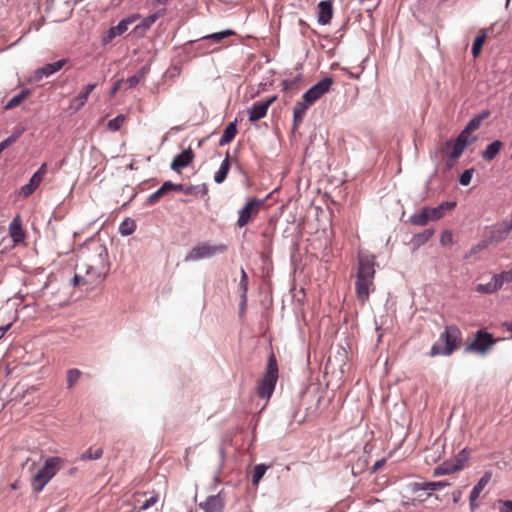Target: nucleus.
Wrapping results in <instances>:
<instances>
[{"instance_id": "f257e3e1", "label": "nucleus", "mask_w": 512, "mask_h": 512, "mask_svg": "<svg viewBox=\"0 0 512 512\" xmlns=\"http://www.w3.org/2000/svg\"><path fill=\"white\" fill-rule=\"evenodd\" d=\"M77 267L92 282H102L107 276L110 263L106 246L98 240H90L80 250Z\"/></svg>"}, {"instance_id": "f03ea898", "label": "nucleus", "mask_w": 512, "mask_h": 512, "mask_svg": "<svg viewBox=\"0 0 512 512\" xmlns=\"http://www.w3.org/2000/svg\"><path fill=\"white\" fill-rule=\"evenodd\" d=\"M375 258L372 255H360L355 281V292L358 301L364 305L371 292L375 290Z\"/></svg>"}, {"instance_id": "7ed1b4c3", "label": "nucleus", "mask_w": 512, "mask_h": 512, "mask_svg": "<svg viewBox=\"0 0 512 512\" xmlns=\"http://www.w3.org/2000/svg\"><path fill=\"white\" fill-rule=\"evenodd\" d=\"M65 461L61 457H49L44 465L35 473L31 480V487L34 492H41L46 484L64 467Z\"/></svg>"}, {"instance_id": "20e7f679", "label": "nucleus", "mask_w": 512, "mask_h": 512, "mask_svg": "<svg viewBox=\"0 0 512 512\" xmlns=\"http://www.w3.org/2000/svg\"><path fill=\"white\" fill-rule=\"evenodd\" d=\"M460 341V329L455 325L447 326L444 332L440 334L438 341L432 346L430 355L449 356L457 349Z\"/></svg>"}, {"instance_id": "39448f33", "label": "nucleus", "mask_w": 512, "mask_h": 512, "mask_svg": "<svg viewBox=\"0 0 512 512\" xmlns=\"http://www.w3.org/2000/svg\"><path fill=\"white\" fill-rule=\"evenodd\" d=\"M278 380V364L274 353H271L267 360L266 370L258 383L257 393L260 398L269 399Z\"/></svg>"}, {"instance_id": "423d86ee", "label": "nucleus", "mask_w": 512, "mask_h": 512, "mask_svg": "<svg viewBox=\"0 0 512 512\" xmlns=\"http://www.w3.org/2000/svg\"><path fill=\"white\" fill-rule=\"evenodd\" d=\"M227 250L225 244H211L209 242H202L194 246L185 256V262H194L207 258H211L217 254L224 253Z\"/></svg>"}, {"instance_id": "0eeeda50", "label": "nucleus", "mask_w": 512, "mask_h": 512, "mask_svg": "<svg viewBox=\"0 0 512 512\" xmlns=\"http://www.w3.org/2000/svg\"><path fill=\"white\" fill-rule=\"evenodd\" d=\"M497 341L491 333L478 330L474 335L473 341L465 347V352L485 356Z\"/></svg>"}, {"instance_id": "6e6552de", "label": "nucleus", "mask_w": 512, "mask_h": 512, "mask_svg": "<svg viewBox=\"0 0 512 512\" xmlns=\"http://www.w3.org/2000/svg\"><path fill=\"white\" fill-rule=\"evenodd\" d=\"M334 80L332 77L327 76L322 78L312 87H310L302 96L306 102H309L311 105L315 103L318 99H320L323 95L328 93L333 85Z\"/></svg>"}, {"instance_id": "1a4fd4ad", "label": "nucleus", "mask_w": 512, "mask_h": 512, "mask_svg": "<svg viewBox=\"0 0 512 512\" xmlns=\"http://www.w3.org/2000/svg\"><path fill=\"white\" fill-rule=\"evenodd\" d=\"M265 203V199L251 198L247 201L245 206L239 211L237 225L243 227L249 223V221L256 216L260 208Z\"/></svg>"}, {"instance_id": "9d476101", "label": "nucleus", "mask_w": 512, "mask_h": 512, "mask_svg": "<svg viewBox=\"0 0 512 512\" xmlns=\"http://www.w3.org/2000/svg\"><path fill=\"white\" fill-rule=\"evenodd\" d=\"M68 62V59H60L53 63L45 64L44 66L36 69L31 75L29 81L33 83L40 82L43 78L50 77L55 74L59 70H61L65 64Z\"/></svg>"}, {"instance_id": "9b49d317", "label": "nucleus", "mask_w": 512, "mask_h": 512, "mask_svg": "<svg viewBox=\"0 0 512 512\" xmlns=\"http://www.w3.org/2000/svg\"><path fill=\"white\" fill-rule=\"evenodd\" d=\"M512 231V218L510 220L504 219L491 226L490 228V243H499L506 240Z\"/></svg>"}, {"instance_id": "f8f14e48", "label": "nucleus", "mask_w": 512, "mask_h": 512, "mask_svg": "<svg viewBox=\"0 0 512 512\" xmlns=\"http://www.w3.org/2000/svg\"><path fill=\"white\" fill-rule=\"evenodd\" d=\"M275 97H271L265 101H259L252 105L248 110L249 121L255 122L264 118L267 114L268 108L274 102Z\"/></svg>"}, {"instance_id": "ddd939ff", "label": "nucleus", "mask_w": 512, "mask_h": 512, "mask_svg": "<svg viewBox=\"0 0 512 512\" xmlns=\"http://www.w3.org/2000/svg\"><path fill=\"white\" fill-rule=\"evenodd\" d=\"M194 159V153L189 147L183 150L180 154L176 155L171 162L170 168L175 172H180L191 164Z\"/></svg>"}, {"instance_id": "4468645a", "label": "nucleus", "mask_w": 512, "mask_h": 512, "mask_svg": "<svg viewBox=\"0 0 512 512\" xmlns=\"http://www.w3.org/2000/svg\"><path fill=\"white\" fill-rule=\"evenodd\" d=\"M200 507L205 512H223L224 498L222 497V493L219 492L216 495L207 497L204 502L200 503Z\"/></svg>"}, {"instance_id": "2eb2a0df", "label": "nucleus", "mask_w": 512, "mask_h": 512, "mask_svg": "<svg viewBox=\"0 0 512 512\" xmlns=\"http://www.w3.org/2000/svg\"><path fill=\"white\" fill-rule=\"evenodd\" d=\"M333 17V5L330 0H323L318 4V18L320 25H327Z\"/></svg>"}, {"instance_id": "dca6fc26", "label": "nucleus", "mask_w": 512, "mask_h": 512, "mask_svg": "<svg viewBox=\"0 0 512 512\" xmlns=\"http://www.w3.org/2000/svg\"><path fill=\"white\" fill-rule=\"evenodd\" d=\"M463 459L457 458L455 462H444L433 470L434 476H442L454 473L463 468Z\"/></svg>"}, {"instance_id": "f3484780", "label": "nucleus", "mask_w": 512, "mask_h": 512, "mask_svg": "<svg viewBox=\"0 0 512 512\" xmlns=\"http://www.w3.org/2000/svg\"><path fill=\"white\" fill-rule=\"evenodd\" d=\"M449 483L446 481H436V482H413L409 485V488L412 492L418 491H434L438 489H442L448 486Z\"/></svg>"}, {"instance_id": "a211bd4d", "label": "nucleus", "mask_w": 512, "mask_h": 512, "mask_svg": "<svg viewBox=\"0 0 512 512\" xmlns=\"http://www.w3.org/2000/svg\"><path fill=\"white\" fill-rule=\"evenodd\" d=\"M456 206V202L454 201H445L440 203L436 207H428V212L430 214V218L432 221H436L441 219L447 211L452 210Z\"/></svg>"}, {"instance_id": "6ab92c4d", "label": "nucleus", "mask_w": 512, "mask_h": 512, "mask_svg": "<svg viewBox=\"0 0 512 512\" xmlns=\"http://www.w3.org/2000/svg\"><path fill=\"white\" fill-rule=\"evenodd\" d=\"M9 234L15 243L21 242L25 234L22 229L21 220L19 217L14 218L9 224Z\"/></svg>"}, {"instance_id": "aec40b11", "label": "nucleus", "mask_w": 512, "mask_h": 512, "mask_svg": "<svg viewBox=\"0 0 512 512\" xmlns=\"http://www.w3.org/2000/svg\"><path fill=\"white\" fill-rule=\"evenodd\" d=\"M445 148H451L449 156L452 160H457L463 154L467 146L462 143V140L455 139L454 142L451 140L446 141Z\"/></svg>"}, {"instance_id": "412c9836", "label": "nucleus", "mask_w": 512, "mask_h": 512, "mask_svg": "<svg viewBox=\"0 0 512 512\" xmlns=\"http://www.w3.org/2000/svg\"><path fill=\"white\" fill-rule=\"evenodd\" d=\"M503 143L500 140H495L482 151L481 156L485 161H492L500 152Z\"/></svg>"}, {"instance_id": "4be33fe9", "label": "nucleus", "mask_w": 512, "mask_h": 512, "mask_svg": "<svg viewBox=\"0 0 512 512\" xmlns=\"http://www.w3.org/2000/svg\"><path fill=\"white\" fill-rule=\"evenodd\" d=\"M166 13V9L164 7L158 8L153 14L145 17L140 24L136 26V29H149L160 17H162Z\"/></svg>"}, {"instance_id": "5701e85b", "label": "nucleus", "mask_w": 512, "mask_h": 512, "mask_svg": "<svg viewBox=\"0 0 512 512\" xmlns=\"http://www.w3.org/2000/svg\"><path fill=\"white\" fill-rule=\"evenodd\" d=\"M430 220L432 221V218H430L428 207H424L421 212L415 213L409 218V222L416 226H425Z\"/></svg>"}, {"instance_id": "b1692460", "label": "nucleus", "mask_w": 512, "mask_h": 512, "mask_svg": "<svg viewBox=\"0 0 512 512\" xmlns=\"http://www.w3.org/2000/svg\"><path fill=\"white\" fill-rule=\"evenodd\" d=\"M433 234V229H425L424 231L413 235L411 239V244L414 246L415 249H417L420 246L424 245L426 242H428L430 238L433 236Z\"/></svg>"}, {"instance_id": "393cba45", "label": "nucleus", "mask_w": 512, "mask_h": 512, "mask_svg": "<svg viewBox=\"0 0 512 512\" xmlns=\"http://www.w3.org/2000/svg\"><path fill=\"white\" fill-rule=\"evenodd\" d=\"M236 122L237 121L235 120L234 122H231L226 126L219 141L220 146L230 143L235 138L237 134Z\"/></svg>"}, {"instance_id": "a878e982", "label": "nucleus", "mask_w": 512, "mask_h": 512, "mask_svg": "<svg viewBox=\"0 0 512 512\" xmlns=\"http://www.w3.org/2000/svg\"><path fill=\"white\" fill-rule=\"evenodd\" d=\"M96 86L97 83H90L86 85L83 88V90L77 95V97L75 98V101L77 102V105L75 107L76 110H79L85 105L90 93L96 88Z\"/></svg>"}, {"instance_id": "bb28decb", "label": "nucleus", "mask_w": 512, "mask_h": 512, "mask_svg": "<svg viewBox=\"0 0 512 512\" xmlns=\"http://www.w3.org/2000/svg\"><path fill=\"white\" fill-rule=\"evenodd\" d=\"M41 182L42 181L38 179V176L36 177L32 175L29 182L21 187L19 195L24 198L29 197L38 188Z\"/></svg>"}, {"instance_id": "cd10ccee", "label": "nucleus", "mask_w": 512, "mask_h": 512, "mask_svg": "<svg viewBox=\"0 0 512 512\" xmlns=\"http://www.w3.org/2000/svg\"><path fill=\"white\" fill-rule=\"evenodd\" d=\"M229 168H230L229 154L227 153L226 158L222 161L219 169L216 171V173L214 175V181L217 184H221L222 182H224V180L226 179L227 174L229 172Z\"/></svg>"}, {"instance_id": "c85d7f7f", "label": "nucleus", "mask_w": 512, "mask_h": 512, "mask_svg": "<svg viewBox=\"0 0 512 512\" xmlns=\"http://www.w3.org/2000/svg\"><path fill=\"white\" fill-rule=\"evenodd\" d=\"M31 92L28 89L21 90L18 94L13 96L5 105V109H13L17 106H19L25 99H27L30 96Z\"/></svg>"}, {"instance_id": "c756f323", "label": "nucleus", "mask_w": 512, "mask_h": 512, "mask_svg": "<svg viewBox=\"0 0 512 512\" xmlns=\"http://www.w3.org/2000/svg\"><path fill=\"white\" fill-rule=\"evenodd\" d=\"M501 287L499 286V283L495 280L494 276L491 278V280L486 284H478L476 286V291L479 293L484 294H493L500 290Z\"/></svg>"}, {"instance_id": "7c9ffc66", "label": "nucleus", "mask_w": 512, "mask_h": 512, "mask_svg": "<svg viewBox=\"0 0 512 512\" xmlns=\"http://www.w3.org/2000/svg\"><path fill=\"white\" fill-rule=\"evenodd\" d=\"M491 479L490 473H485L479 481L476 483V485L473 487L470 494H472V499H478L480 496V493L483 491V489L486 487V485L489 483Z\"/></svg>"}, {"instance_id": "2f4dec72", "label": "nucleus", "mask_w": 512, "mask_h": 512, "mask_svg": "<svg viewBox=\"0 0 512 512\" xmlns=\"http://www.w3.org/2000/svg\"><path fill=\"white\" fill-rule=\"evenodd\" d=\"M310 106L311 104L309 102H306L304 99H302V101L296 102L293 107V116H295V118H298V120L304 119L306 112Z\"/></svg>"}, {"instance_id": "473e14b6", "label": "nucleus", "mask_w": 512, "mask_h": 512, "mask_svg": "<svg viewBox=\"0 0 512 512\" xmlns=\"http://www.w3.org/2000/svg\"><path fill=\"white\" fill-rule=\"evenodd\" d=\"M486 40V32L485 30L480 31V33L477 35L473 42L472 46V55L474 58H477L482 50L483 44Z\"/></svg>"}, {"instance_id": "72a5a7b5", "label": "nucleus", "mask_w": 512, "mask_h": 512, "mask_svg": "<svg viewBox=\"0 0 512 512\" xmlns=\"http://www.w3.org/2000/svg\"><path fill=\"white\" fill-rule=\"evenodd\" d=\"M234 34V31L230 30V29H227V30H223V31H220V32H216V33H212V34H209V35H206V36H203L201 38L202 41H207V40H211L213 41L214 43H219L221 42L223 39L231 36Z\"/></svg>"}, {"instance_id": "f704fd0d", "label": "nucleus", "mask_w": 512, "mask_h": 512, "mask_svg": "<svg viewBox=\"0 0 512 512\" xmlns=\"http://www.w3.org/2000/svg\"><path fill=\"white\" fill-rule=\"evenodd\" d=\"M488 116V112H485L483 114L476 115L473 117L465 126L466 131H469L470 133L479 129L481 126L482 121Z\"/></svg>"}, {"instance_id": "c9c22d12", "label": "nucleus", "mask_w": 512, "mask_h": 512, "mask_svg": "<svg viewBox=\"0 0 512 512\" xmlns=\"http://www.w3.org/2000/svg\"><path fill=\"white\" fill-rule=\"evenodd\" d=\"M268 468H269V466H267L266 464H263V463L257 464L254 467L253 476H252V484L254 486H257L259 484V482L261 481L262 477L264 476V474Z\"/></svg>"}, {"instance_id": "e433bc0d", "label": "nucleus", "mask_w": 512, "mask_h": 512, "mask_svg": "<svg viewBox=\"0 0 512 512\" xmlns=\"http://www.w3.org/2000/svg\"><path fill=\"white\" fill-rule=\"evenodd\" d=\"M136 229V224L134 220L131 219H125L119 226V233L122 236H129L131 235Z\"/></svg>"}, {"instance_id": "4c0bfd02", "label": "nucleus", "mask_w": 512, "mask_h": 512, "mask_svg": "<svg viewBox=\"0 0 512 512\" xmlns=\"http://www.w3.org/2000/svg\"><path fill=\"white\" fill-rule=\"evenodd\" d=\"M81 371L79 369L73 368L69 369L67 371L66 381H67V387L71 389L75 383L80 379L81 377Z\"/></svg>"}, {"instance_id": "58836bf2", "label": "nucleus", "mask_w": 512, "mask_h": 512, "mask_svg": "<svg viewBox=\"0 0 512 512\" xmlns=\"http://www.w3.org/2000/svg\"><path fill=\"white\" fill-rule=\"evenodd\" d=\"M135 21V17H128L122 19L116 26H113V29L116 31V34L119 36L127 31L128 26Z\"/></svg>"}, {"instance_id": "ea45409f", "label": "nucleus", "mask_w": 512, "mask_h": 512, "mask_svg": "<svg viewBox=\"0 0 512 512\" xmlns=\"http://www.w3.org/2000/svg\"><path fill=\"white\" fill-rule=\"evenodd\" d=\"M239 286L242 291L241 298H243V303H244L247 301L248 276L243 268H241V278H240Z\"/></svg>"}, {"instance_id": "a19ab883", "label": "nucleus", "mask_w": 512, "mask_h": 512, "mask_svg": "<svg viewBox=\"0 0 512 512\" xmlns=\"http://www.w3.org/2000/svg\"><path fill=\"white\" fill-rule=\"evenodd\" d=\"M494 278L499 283V286L502 288L504 283L512 282V269L507 270V271H502L499 274H495Z\"/></svg>"}, {"instance_id": "79ce46f5", "label": "nucleus", "mask_w": 512, "mask_h": 512, "mask_svg": "<svg viewBox=\"0 0 512 512\" xmlns=\"http://www.w3.org/2000/svg\"><path fill=\"white\" fill-rule=\"evenodd\" d=\"M490 241L489 240H482L481 242H479L478 244L474 245L471 247V249L469 250V252L465 255V259H468L469 257H471L472 255H475L479 252H481L482 250L486 249L489 245Z\"/></svg>"}, {"instance_id": "37998d69", "label": "nucleus", "mask_w": 512, "mask_h": 512, "mask_svg": "<svg viewBox=\"0 0 512 512\" xmlns=\"http://www.w3.org/2000/svg\"><path fill=\"white\" fill-rule=\"evenodd\" d=\"M103 455V450L101 448H97L96 450L88 449L81 455L82 460H97Z\"/></svg>"}, {"instance_id": "c03bdc74", "label": "nucleus", "mask_w": 512, "mask_h": 512, "mask_svg": "<svg viewBox=\"0 0 512 512\" xmlns=\"http://www.w3.org/2000/svg\"><path fill=\"white\" fill-rule=\"evenodd\" d=\"M470 132L466 131L464 128L459 135L456 137L457 140H462V143L466 146H469L470 144L474 143L477 140L476 136H473L470 138Z\"/></svg>"}, {"instance_id": "a18cd8bd", "label": "nucleus", "mask_w": 512, "mask_h": 512, "mask_svg": "<svg viewBox=\"0 0 512 512\" xmlns=\"http://www.w3.org/2000/svg\"><path fill=\"white\" fill-rule=\"evenodd\" d=\"M125 120L124 115H118L115 118L109 120L107 127L112 131H117L120 129L121 125L123 124Z\"/></svg>"}, {"instance_id": "49530a36", "label": "nucleus", "mask_w": 512, "mask_h": 512, "mask_svg": "<svg viewBox=\"0 0 512 512\" xmlns=\"http://www.w3.org/2000/svg\"><path fill=\"white\" fill-rule=\"evenodd\" d=\"M165 193H164V189H161L159 188L157 191H155L154 193H152L145 201V205L146 206H152L154 205L156 202L159 201V199L164 196Z\"/></svg>"}, {"instance_id": "de8ad7c7", "label": "nucleus", "mask_w": 512, "mask_h": 512, "mask_svg": "<svg viewBox=\"0 0 512 512\" xmlns=\"http://www.w3.org/2000/svg\"><path fill=\"white\" fill-rule=\"evenodd\" d=\"M473 173H474L473 168L465 170L459 177V183L462 186H468L472 180Z\"/></svg>"}, {"instance_id": "09e8293b", "label": "nucleus", "mask_w": 512, "mask_h": 512, "mask_svg": "<svg viewBox=\"0 0 512 512\" xmlns=\"http://www.w3.org/2000/svg\"><path fill=\"white\" fill-rule=\"evenodd\" d=\"M72 283L74 286H78L81 284L95 285L98 284L99 282L89 281V278L86 274L84 276L75 274V276L72 279Z\"/></svg>"}, {"instance_id": "8fccbe9b", "label": "nucleus", "mask_w": 512, "mask_h": 512, "mask_svg": "<svg viewBox=\"0 0 512 512\" xmlns=\"http://www.w3.org/2000/svg\"><path fill=\"white\" fill-rule=\"evenodd\" d=\"M143 76H144V70L140 71L136 75L129 77L126 81L128 88L131 89V88L136 87L138 85V83L140 82V80L143 78Z\"/></svg>"}, {"instance_id": "3c124183", "label": "nucleus", "mask_w": 512, "mask_h": 512, "mask_svg": "<svg viewBox=\"0 0 512 512\" xmlns=\"http://www.w3.org/2000/svg\"><path fill=\"white\" fill-rule=\"evenodd\" d=\"M158 494H153L149 499H147L139 508L138 512L145 511L155 505L158 502Z\"/></svg>"}, {"instance_id": "603ef678", "label": "nucleus", "mask_w": 512, "mask_h": 512, "mask_svg": "<svg viewBox=\"0 0 512 512\" xmlns=\"http://www.w3.org/2000/svg\"><path fill=\"white\" fill-rule=\"evenodd\" d=\"M440 243L443 246H448L453 243V234L451 231H444L440 237Z\"/></svg>"}, {"instance_id": "864d4df0", "label": "nucleus", "mask_w": 512, "mask_h": 512, "mask_svg": "<svg viewBox=\"0 0 512 512\" xmlns=\"http://www.w3.org/2000/svg\"><path fill=\"white\" fill-rule=\"evenodd\" d=\"M18 135H11L0 142V153L3 152L6 148H8L12 143L16 141Z\"/></svg>"}, {"instance_id": "5fc2aeb1", "label": "nucleus", "mask_w": 512, "mask_h": 512, "mask_svg": "<svg viewBox=\"0 0 512 512\" xmlns=\"http://www.w3.org/2000/svg\"><path fill=\"white\" fill-rule=\"evenodd\" d=\"M499 512H512V500H499Z\"/></svg>"}, {"instance_id": "6e6d98bb", "label": "nucleus", "mask_w": 512, "mask_h": 512, "mask_svg": "<svg viewBox=\"0 0 512 512\" xmlns=\"http://www.w3.org/2000/svg\"><path fill=\"white\" fill-rule=\"evenodd\" d=\"M119 36L118 34H116V31L113 29V27H111L107 34L104 36L103 38V42L105 44L109 43L110 41H112L115 37Z\"/></svg>"}, {"instance_id": "4d7b16f0", "label": "nucleus", "mask_w": 512, "mask_h": 512, "mask_svg": "<svg viewBox=\"0 0 512 512\" xmlns=\"http://www.w3.org/2000/svg\"><path fill=\"white\" fill-rule=\"evenodd\" d=\"M46 168H47V165L46 163H43L39 169L33 174V176H36L38 175V179H40L42 181L43 179V176L45 175L46 173Z\"/></svg>"}, {"instance_id": "13d9d810", "label": "nucleus", "mask_w": 512, "mask_h": 512, "mask_svg": "<svg viewBox=\"0 0 512 512\" xmlns=\"http://www.w3.org/2000/svg\"><path fill=\"white\" fill-rule=\"evenodd\" d=\"M160 188L164 189V193L166 194L170 191H173V183L170 181H166L162 184V186Z\"/></svg>"}, {"instance_id": "bf43d9fd", "label": "nucleus", "mask_w": 512, "mask_h": 512, "mask_svg": "<svg viewBox=\"0 0 512 512\" xmlns=\"http://www.w3.org/2000/svg\"><path fill=\"white\" fill-rule=\"evenodd\" d=\"M169 0H152L151 5L153 8H158V6H165Z\"/></svg>"}, {"instance_id": "052dcab7", "label": "nucleus", "mask_w": 512, "mask_h": 512, "mask_svg": "<svg viewBox=\"0 0 512 512\" xmlns=\"http://www.w3.org/2000/svg\"><path fill=\"white\" fill-rule=\"evenodd\" d=\"M12 324L9 323L5 326L0 327V339L4 337V335L7 333V331L11 328Z\"/></svg>"}, {"instance_id": "680f3d73", "label": "nucleus", "mask_w": 512, "mask_h": 512, "mask_svg": "<svg viewBox=\"0 0 512 512\" xmlns=\"http://www.w3.org/2000/svg\"><path fill=\"white\" fill-rule=\"evenodd\" d=\"M121 84H122V81H120V80L115 82L111 88L110 94L114 95L120 89Z\"/></svg>"}, {"instance_id": "e2e57ef3", "label": "nucleus", "mask_w": 512, "mask_h": 512, "mask_svg": "<svg viewBox=\"0 0 512 512\" xmlns=\"http://www.w3.org/2000/svg\"><path fill=\"white\" fill-rule=\"evenodd\" d=\"M476 500L477 499H472V494H470V496H469V503H470L471 511H474L478 507V504L476 503Z\"/></svg>"}, {"instance_id": "0e129e2a", "label": "nucleus", "mask_w": 512, "mask_h": 512, "mask_svg": "<svg viewBox=\"0 0 512 512\" xmlns=\"http://www.w3.org/2000/svg\"><path fill=\"white\" fill-rule=\"evenodd\" d=\"M304 119H299L298 118H295V116H293V130H295L302 122H303Z\"/></svg>"}, {"instance_id": "69168bd1", "label": "nucleus", "mask_w": 512, "mask_h": 512, "mask_svg": "<svg viewBox=\"0 0 512 512\" xmlns=\"http://www.w3.org/2000/svg\"><path fill=\"white\" fill-rule=\"evenodd\" d=\"M173 191H176V192L184 191V186L182 184H174L173 183Z\"/></svg>"}, {"instance_id": "338daca9", "label": "nucleus", "mask_w": 512, "mask_h": 512, "mask_svg": "<svg viewBox=\"0 0 512 512\" xmlns=\"http://www.w3.org/2000/svg\"><path fill=\"white\" fill-rule=\"evenodd\" d=\"M194 189H195L194 187H188V188L184 189V192L188 195H191L194 193Z\"/></svg>"}, {"instance_id": "774afa93", "label": "nucleus", "mask_w": 512, "mask_h": 512, "mask_svg": "<svg viewBox=\"0 0 512 512\" xmlns=\"http://www.w3.org/2000/svg\"><path fill=\"white\" fill-rule=\"evenodd\" d=\"M246 303H247V301L244 302V304H243V298H241V303H240V311H241V313L244 312V310L246 308Z\"/></svg>"}]
</instances>
